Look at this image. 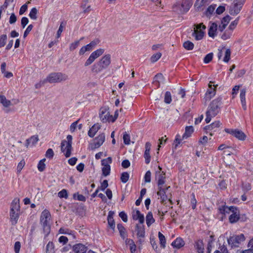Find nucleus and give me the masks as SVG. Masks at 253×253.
Here are the masks:
<instances>
[{
  "label": "nucleus",
  "instance_id": "obj_6",
  "mask_svg": "<svg viewBox=\"0 0 253 253\" xmlns=\"http://www.w3.org/2000/svg\"><path fill=\"white\" fill-rule=\"evenodd\" d=\"M50 214L48 211L44 210L41 215V222L43 227L44 233L47 235L50 232V227L48 221L50 219Z\"/></svg>",
  "mask_w": 253,
  "mask_h": 253
},
{
  "label": "nucleus",
  "instance_id": "obj_39",
  "mask_svg": "<svg viewBox=\"0 0 253 253\" xmlns=\"http://www.w3.org/2000/svg\"><path fill=\"white\" fill-rule=\"evenodd\" d=\"M216 7V5H211L208 7L207 10L205 12V15L207 17H210L213 13Z\"/></svg>",
  "mask_w": 253,
  "mask_h": 253
},
{
  "label": "nucleus",
  "instance_id": "obj_40",
  "mask_svg": "<svg viewBox=\"0 0 253 253\" xmlns=\"http://www.w3.org/2000/svg\"><path fill=\"white\" fill-rule=\"evenodd\" d=\"M88 2V0H83V2L81 6V7L83 9L84 13H88L91 10L90 5L87 6V8H85V4H86Z\"/></svg>",
  "mask_w": 253,
  "mask_h": 253
},
{
  "label": "nucleus",
  "instance_id": "obj_15",
  "mask_svg": "<svg viewBox=\"0 0 253 253\" xmlns=\"http://www.w3.org/2000/svg\"><path fill=\"white\" fill-rule=\"evenodd\" d=\"M222 124L219 121H215L210 125L205 126V129L211 131L210 134L211 136L213 135V132L218 131L219 128Z\"/></svg>",
  "mask_w": 253,
  "mask_h": 253
},
{
  "label": "nucleus",
  "instance_id": "obj_19",
  "mask_svg": "<svg viewBox=\"0 0 253 253\" xmlns=\"http://www.w3.org/2000/svg\"><path fill=\"white\" fill-rule=\"evenodd\" d=\"M151 144L150 142H147L145 144V150L144 157L145 160V163L148 164L150 162L151 156L150 155V151L151 149Z\"/></svg>",
  "mask_w": 253,
  "mask_h": 253
},
{
  "label": "nucleus",
  "instance_id": "obj_47",
  "mask_svg": "<svg viewBox=\"0 0 253 253\" xmlns=\"http://www.w3.org/2000/svg\"><path fill=\"white\" fill-rule=\"evenodd\" d=\"M165 79L163 75L162 74H158L154 77L155 82H158L159 84L160 83H163Z\"/></svg>",
  "mask_w": 253,
  "mask_h": 253
},
{
  "label": "nucleus",
  "instance_id": "obj_52",
  "mask_svg": "<svg viewBox=\"0 0 253 253\" xmlns=\"http://www.w3.org/2000/svg\"><path fill=\"white\" fill-rule=\"evenodd\" d=\"M6 40V35H2L0 36V47H3L5 45Z\"/></svg>",
  "mask_w": 253,
  "mask_h": 253
},
{
  "label": "nucleus",
  "instance_id": "obj_51",
  "mask_svg": "<svg viewBox=\"0 0 253 253\" xmlns=\"http://www.w3.org/2000/svg\"><path fill=\"white\" fill-rule=\"evenodd\" d=\"M110 166L103 167L102 168V174L105 176H108L110 174Z\"/></svg>",
  "mask_w": 253,
  "mask_h": 253
},
{
  "label": "nucleus",
  "instance_id": "obj_37",
  "mask_svg": "<svg viewBox=\"0 0 253 253\" xmlns=\"http://www.w3.org/2000/svg\"><path fill=\"white\" fill-rule=\"evenodd\" d=\"M158 238L160 241V246L162 248H165L166 247V240L165 236L160 232L158 233Z\"/></svg>",
  "mask_w": 253,
  "mask_h": 253
},
{
  "label": "nucleus",
  "instance_id": "obj_62",
  "mask_svg": "<svg viewBox=\"0 0 253 253\" xmlns=\"http://www.w3.org/2000/svg\"><path fill=\"white\" fill-rule=\"evenodd\" d=\"M151 173L150 170L147 171L144 176L145 182L146 183H149L151 182Z\"/></svg>",
  "mask_w": 253,
  "mask_h": 253
},
{
  "label": "nucleus",
  "instance_id": "obj_61",
  "mask_svg": "<svg viewBox=\"0 0 253 253\" xmlns=\"http://www.w3.org/2000/svg\"><path fill=\"white\" fill-rule=\"evenodd\" d=\"M80 41H76L75 42L72 43L70 45L69 49L71 51L75 50L79 45Z\"/></svg>",
  "mask_w": 253,
  "mask_h": 253
},
{
  "label": "nucleus",
  "instance_id": "obj_29",
  "mask_svg": "<svg viewBox=\"0 0 253 253\" xmlns=\"http://www.w3.org/2000/svg\"><path fill=\"white\" fill-rule=\"evenodd\" d=\"M245 96H246V90L245 89H243L241 90L240 97L242 106L244 110H246L247 109Z\"/></svg>",
  "mask_w": 253,
  "mask_h": 253
},
{
  "label": "nucleus",
  "instance_id": "obj_17",
  "mask_svg": "<svg viewBox=\"0 0 253 253\" xmlns=\"http://www.w3.org/2000/svg\"><path fill=\"white\" fill-rule=\"evenodd\" d=\"M97 44L96 41H92L89 44L83 46L79 51L80 55H83L85 52L91 50Z\"/></svg>",
  "mask_w": 253,
  "mask_h": 253
},
{
  "label": "nucleus",
  "instance_id": "obj_59",
  "mask_svg": "<svg viewBox=\"0 0 253 253\" xmlns=\"http://www.w3.org/2000/svg\"><path fill=\"white\" fill-rule=\"evenodd\" d=\"M74 198L75 199H77L79 201H85V198L84 196L83 195H80L79 194L75 193L74 194Z\"/></svg>",
  "mask_w": 253,
  "mask_h": 253
},
{
  "label": "nucleus",
  "instance_id": "obj_20",
  "mask_svg": "<svg viewBox=\"0 0 253 253\" xmlns=\"http://www.w3.org/2000/svg\"><path fill=\"white\" fill-rule=\"evenodd\" d=\"M73 251L75 253H85L87 248L82 244H77L73 246Z\"/></svg>",
  "mask_w": 253,
  "mask_h": 253
},
{
  "label": "nucleus",
  "instance_id": "obj_46",
  "mask_svg": "<svg viewBox=\"0 0 253 253\" xmlns=\"http://www.w3.org/2000/svg\"><path fill=\"white\" fill-rule=\"evenodd\" d=\"M45 161V159H43L41 160L38 165V169L40 171H42L45 169V165L44 164V162Z\"/></svg>",
  "mask_w": 253,
  "mask_h": 253
},
{
  "label": "nucleus",
  "instance_id": "obj_16",
  "mask_svg": "<svg viewBox=\"0 0 253 253\" xmlns=\"http://www.w3.org/2000/svg\"><path fill=\"white\" fill-rule=\"evenodd\" d=\"M99 116L101 120L103 123H106L107 122H111V118H112V116L110 115L109 111L106 109H102L101 110Z\"/></svg>",
  "mask_w": 253,
  "mask_h": 253
},
{
  "label": "nucleus",
  "instance_id": "obj_9",
  "mask_svg": "<svg viewBox=\"0 0 253 253\" xmlns=\"http://www.w3.org/2000/svg\"><path fill=\"white\" fill-rule=\"evenodd\" d=\"M104 52V49L100 48L92 52L84 63V66L87 67L91 64L94 60L101 56Z\"/></svg>",
  "mask_w": 253,
  "mask_h": 253
},
{
  "label": "nucleus",
  "instance_id": "obj_35",
  "mask_svg": "<svg viewBox=\"0 0 253 253\" xmlns=\"http://www.w3.org/2000/svg\"><path fill=\"white\" fill-rule=\"evenodd\" d=\"M0 103L5 107H8L11 105V101L7 100L5 96L2 95H0Z\"/></svg>",
  "mask_w": 253,
  "mask_h": 253
},
{
  "label": "nucleus",
  "instance_id": "obj_60",
  "mask_svg": "<svg viewBox=\"0 0 253 253\" xmlns=\"http://www.w3.org/2000/svg\"><path fill=\"white\" fill-rule=\"evenodd\" d=\"M239 20L238 19H235L234 21H232L229 26V29L231 31L234 30L238 23Z\"/></svg>",
  "mask_w": 253,
  "mask_h": 253
},
{
  "label": "nucleus",
  "instance_id": "obj_14",
  "mask_svg": "<svg viewBox=\"0 0 253 253\" xmlns=\"http://www.w3.org/2000/svg\"><path fill=\"white\" fill-rule=\"evenodd\" d=\"M105 136L104 133L99 134L94 139V142L91 144L92 149H95L101 146L105 141Z\"/></svg>",
  "mask_w": 253,
  "mask_h": 253
},
{
  "label": "nucleus",
  "instance_id": "obj_4",
  "mask_svg": "<svg viewBox=\"0 0 253 253\" xmlns=\"http://www.w3.org/2000/svg\"><path fill=\"white\" fill-rule=\"evenodd\" d=\"M72 139V135H68L67 136V140H62L61 143V150L66 158L71 155Z\"/></svg>",
  "mask_w": 253,
  "mask_h": 253
},
{
  "label": "nucleus",
  "instance_id": "obj_42",
  "mask_svg": "<svg viewBox=\"0 0 253 253\" xmlns=\"http://www.w3.org/2000/svg\"><path fill=\"white\" fill-rule=\"evenodd\" d=\"M38 13V10L36 7L33 8L30 12L29 17L33 20H36L37 18V14Z\"/></svg>",
  "mask_w": 253,
  "mask_h": 253
},
{
  "label": "nucleus",
  "instance_id": "obj_50",
  "mask_svg": "<svg viewBox=\"0 0 253 253\" xmlns=\"http://www.w3.org/2000/svg\"><path fill=\"white\" fill-rule=\"evenodd\" d=\"M248 247H249L250 249L243 251V253H253V239L251 240L249 242Z\"/></svg>",
  "mask_w": 253,
  "mask_h": 253
},
{
  "label": "nucleus",
  "instance_id": "obj_32",
  "mask_svg": "<svg viewBox=\"0 0 253 253\" xmlns=\"http://www.w3.org/2000/svg\"><path fill=\"white\" fill-rule=\"evenodd\" d=\"M184 245V241L181 238H176L171 244V245L176 248H180L183 246Z\"/></svg>",
  "mask_w": 253,
  "mask_h": 253
},
{
  "label": "nucleus",
  "instance_id": "obj_24",
  "mask_svg": "<svg viewBox=\"0 0 253 253\" xmlns=\"http://www.w3.org/2000/svg\"><path fill=\"white\" fill-rule=\"evenodd\" d=\"M114 214V212L113 211H110L109 212L107 217L108 226L113 230H114L115 228V223L113 219Z\"/></svg>",
  "mask_w": 253,
  "mask_h": 253
},
{
  "label": "nucleus",
  "instance_id": "obj_31",
  "mask_svg": "<svg viewBox=\"0 0 253 253\" xmlns=\"http://www.w3.org/2000/svg\"><path fill=\"white\" fill-rule=\"evenodd\" d=\"M194 131L192 126H186L184 133L182 135V139H187L189 137Z\"/></svg>",
  "mask_w": 253,
  "mask_h": 253
},
{
  "label": "nucleus",
  "instance_id": "obj_44",
  "mask_svg": "<svg viewBox=\"0 0 253 253\" xmlns=\"http://www.w3.org/2000/svg\"><path fill=\"white\" fill-rule=\"evenodd\" d=\"M129 175L127 172H124L122 173L121 180L122 182L126 183L129 179Z\"/></svg>",
  "mask_w": 253,
  "mask_h": 253
},
{
  "label": "nucleus",
  "instance_id": "obj_7",
  "mask_svg": "<svg viewBox=\"0 0 253 253\" xmlns=\"http://www.w3.org/2000/svg\"><path fill=\"white\" fill-rule=\"evenodd\" d=\"M245 240V237L243 234H240L239 235H233L230 236L228 239V244L232 247H239V245L241 244Z\"/></svg>",
  "mask_w": 253,
  "mask_h": 253
},
{
  "label": "nucleus",
  "instance_id": "obj_33",
  "mask_svg": "<svg viewBox=\"0 0 253 253\" xmlns=\"http://www.w3.org/2000/svg\"><path fill=\"white\" fill-rule=\"evenodd\" d=\"M155 221V219L153 216L152 213L150 211L149 212L146 217V222L147 225L150 227L153 223Z\"/></svg>",
  "mask_w": 253,
  "mask_h": 253
},
{
  "label": "nucleus",
  "instance_id": "obj_18",
  "mask_svg": "<svg viewBox=\"0 0 253 253\" xmlns=\"http://www.w3.org/2000/svg\"><path fill=\"white\" fill-rule=\"evenodd\" d=\"M169 188L170 186H168L166 188H164L163 187H158L159 190L157 192V195L160 197L162 203H164L167 200L168 198L166 195V191Z\"/></svg>",
  "mask_w": 253,
  "mask_h": 253
},
{
  "label": "nucleus",
  "instance_id": "obj_58",
  "mask_svg": "<svg viewBox=\"0 0 253 253\" xmlns=\"http://www.w3.org/2000/svg\"><path fill=\"white\" fill-rule=\"evenodd\" d=\"M58 196L61 198H64L65 199L68 198L67 191L65 189H63L58 193Z\"/></svg>",
  "mask_w": 253,
  "mask_h": 253
},
{
  "label": "nucleus",
  "instance_id": "obj_57",
  "mask_svg": "<svg viewBox=\"0 0 253 253\" xmlns=\"http://www.w3.org/2000/svg\"><path fill=\"white\" fill-rule=\"evenodd\" d=\"M181 140V139H180V135L177 134L173 143L174 149H176L177 148L178 145L180 143Z\"/></svg>",
  "mask_w": 253,
  "mask_h": 253
},
{
  "label": "nucleus",
  "instance_id": "obj_2",
  "mask_svg": "<svg viewBox=\"0 0 253 253\" xmlns=\"http://www.w3.org/2000/svg\"><path fill=\"white\" fill-rule=\"evenodd\" d=\"M221 105V98H218L213 100L210 104L206 112V118L205 121L209 123L212 118L215 117L219 111V106Z\"/></svg>",
  "mask_w": 253,
  "mask_h": 253
},
{
  "label": "nucleus",
  "instance_id": "obj_49",
  "mask_svg": "<svg viewBox=\"0 0 253 253\" xmlns=\"http://www.w3.org/2000/svg\"><path fill=\"white\" fill-rule=\"evenodd\" d=\"M231 51L230 49H226L225 52V55L223 58V61L228 62L230 59Z\"/></svg>",
  "mask_w": 253,
  "mask_h": 253
},
{
  "label": "nucleus",
  "instance_id": "obj_55",
  "mask_svg": "<svg viewBox=\"0 0 253 253\" xmlns=\"http://www.w3.org/2000/svg\"><path fill=\"white\" fill-rule=\"evenodd\" d=\"M65 26V23H64L63 22H62L60 25V26L59 27V29L57 32V38H58L60 37V35L63 32V29Z\"/></svg>",
  "mask_w": 253,
  "mask_h": 253
},
{
  "label": "nucleus",
  "instance_id": "obj_53",
  "mask_svg": "<svg viewBox=\"0 0 253 253\" xmlns=\"http://www.w3.org/2000/svg\"><path fill=\"white\" fill-rule=\"evenodd\" d=\"M123 140L125 144L128 145L130 144V136L126 132L124 133Z\"/></svg>",
  "mask_w": 253,
  "mask_h": 253
},
{
  "label": "nucleus",
  "instance_id": "obj_48",
  "mask_svg": "<svg viewBox=\"0 0 253 253\" xmlns=\"http://www.w3.org/2000/svg\"><path fill=\"white\" fill-rule=\"evenodd\" d=\"M164 101L167 104H169L171 101V93L169 91L165 93Z\"/></svg>",
  "mask_w": 253,
  "mask_h": 253
},
{
  "label": "nucleus",
  "instance_id": "obj_27",
  "mask_svg": "<svg viewBox=\"0 0 253 253\" xmlns=\"http://www.w3.org/2000/svg\"><path fill=\"white\" fill-rule=\"evenodd\" d=\"M126 245L129 246V249L130 250L131 253H137L136 246L132 240L127 239L126 240Z\"/></svg>",
  "mask_w": 253,
  "mask_h": 253
},
{
  "label": "nucleus",
  "instance_id": "obj_36",
  "mask_svg": "<svg viewBox=\"0 0 253 253\" xmlns=\"http://www.w3.org/2000/svg\"><path fill=\"white\" fill-rule=\"evenodd\" d=\"M206 0H197L195 3V6L197 10H201L203 9L202 7L206 5Z\"/></svg>",
  "mask_w": 253,
  "mask_h": 253
},
{
  "label": "nucleus",
  "instance_id": "obj_1",
  "mask_svg": "<svg viewBox=\"0 0 253 253\" xmlns=\"http://www.w3.org/2000/svg\"><path fill=\"white\" fill-rule=\"evenodd\" d=\"M111 55L109 54L104 55L98 62L94 64L91 67V71L97 74L107 68L111 64Z\"/></svg>",
  "mask_w": 253,
  "mask_h": 253
},
{
  "label": "nucleus",
  "instance_id": "obj_8",
  "mask_svg": "<svg viewBox=\"0 0 253 253\" xmlns=\"http://www.w3.org/2000/svg\"><path fill=\"white\" fill-rule=\"evenodd\" d=\"M195 28L194 32L192 35L195 38L197 41L201 40L203 39L204 36V30L206 29V27L203 23L194 25Z\"/></svg>",
  "mask_w": 253,
  "mask_h": 253
},
{
  "label": "nucleus",
  "instance_id": "obj_38",
  "mask_svg": "<svg viewBox=\"0 0 253 253\" xmlns=\"http://www.w3.org/2000/svg\"><path fill=\"white\" fill-rule=\"evenodd\" d=\"M118 229L120 232V236L125 239L126 237V229L122 224H118L117 225Z\"/></svg>",
  "mask_w": 253,
  "mask_h": 253
},
{
  "label": "nucleus",
  "instance_id": "obj_11",
  "mask_svg": "<svg viewBox=\"0 0 253 253\" xmlns=\"http://www.w3.org/2000/svg\"><path fill=\"white\" fill-rule=\"evenodd\" d=\"M225 131L241 141L245 140L247 137L244 132L238 129H226Z\"/></svg>",
  "mask_w": 253,
  "mask_h": 253
},
{
  "label": "nucleus",
  "instance_id": "obj_56",
  "mask_svg": "<svg viewBox=\"0 0 253 253\" xmlns=\"http://www.w3.org/2000/svg\"><path fill=\"white\" fill-rule=\"evenodd\" d=\"M112 163V159L111 157H108L102 160V165L103 167L110 166V164Z\"/></svg>",
  "mask_w": 253,
  "mask_h": 253
},
{
  "label": "nucleus",
  "instance_id": "obj_25",
  "mask_svg": "<svg viewBox=\"0 0 253 253\" xmlns=\"http://www.w3.org/2000/svg\"><path fill=\"white\" fill-rule=\"evenodd\" d=\"M230 20L231 18L229 15L224 17L221 20V24L219 26V30L222 31L225 28Z\"/></svg>",
  "mask_w": 253,
  "mask_h": 253
},
{
  "label": "nucleus",
  "instance_id": "obj_10",
  "mask_svg": "<svg viewBox=\"0 0 253 253\" xmlns=\"http://www.w3.org/2000/svg\"><path fill=\"white\" fill-rule=\"evenodd\" d=\"M245 2V0H234V3L230 7V13L236 15L239 13Z\"/></svg>",
  "mask_w": 253,
  "mask_h": 253
},
{
  "label": "nucleus",
  "instance_id": "obj_26",
  "mask_svg": "<svg viewBox=\"0 0 253 253\" xmlns=\"http://www.w3.org/2000/svg\"><path fill=\"white\" fill-rule=\"evenodd\" d=\"M100 128V125L98 124H94L89 130L88 135L90 137H93L96 133Z\"/></svg>",
  "mask_w": 253,
  "mask_h": 253
},
{
  "label": "nucleus",
  "instance_id": "obj_63",
  "mask_svg": "<svg viewBox=\"0 0 253 253\" xmlns=\"http://www.w3.org/2000/svg\"><path fill=\"white\" fill-rule=\"evenodd\" d=\"M38 140L39 139L37 136H33L29 140H27V143L29 144L30 142H32L33 144H35L38 141Z\"/></svg>",
  "mask_w": 253,
  "mask_h": 253
},
{
  "label": "nucleus",
  "instance_id": "obj_45",
  "mask_svg": "<svg viewBox=\"0 0 253 253\" xmlns=\"http://www.w3.org/2000/svg\"><path fill=\"white\" fill-rule=\"evenodd\" d=\"M162 56V53L161 52H157V53L153 54L151 58V61L153 63L157 61Z\"/></svg>",
  "mask_w": 253,
  "mask_h": 253
},
{
  "label": "nucleus",
  "instance_id": "obj_12",
  "mask_svg": "<svg viewBox=\"0 0 253 253\" xmlns=\"http://www.w3.org/2000/svg\"><path fill=\"white\" fill-rule=\"evenodd\" d=\"M159 170H157L156 172V179L157 180L158 186L159 187H163V185L165 183V173L164 171H162V168L159 166Z\"/></svg>",
  "mask_w": 253,
  "mask_h": 253
},
{
  "label": "nucleus",
  "instance_id": "obj_41",
  "mask_svg": "<svg viewBox=\"0 0 253 253\" xmlns=\"http://www.w3.org/2000/svg\"><path fill=\"white\" fill-rule=\"evenodd\" d=\"M183 45L184 48L188 50H192L194 46L193 43L189 41L185 42L183 43Z\"/></svg>",
  "mask_w": 253,
  "mask_h": 253
},
{
  "label": "nucleus",
  "instance_id": "obj_21",
  "mask_svg": "<svg viewBox=\"0 0 253 253\" xmlns=\"http://www.w3.org/2000/svg\"><path fill=\"white\" fill-rule=\"evenodd\" d=\"M234 210H236V208L233 206H222L219 208L220 213L224 215L232 213Z\"/></svg>",
  "mask_w": 253,
  "mask_h": 253
},
{
  "label": "nucleus",
  "instance_id": "obj_54",
  "mask_svg": "<svg viewBox=\"0 0 253 253\" xmlns=\"http://www.w3.org/2000/svg\"><path fill=\"white\" fill-rule=\"evenodd\" d=\"M213 58V53H210L206 55L204 59V62L205 63H209L211 61Z\"/></svg>",
  "mask_w": 253,
  "mask_h": 253
},
{
  "label": "nucleus",
  "instance_id": "obj_5",
  "mask_svg": "<svg viewBox=\"0 0 253 253\" xmlns=\"http://www.w3.org/2000/svg\"><path fill=\"white\" fill-rule=\"evenodd\" d=\"M68 79V76L61 73H52L50 74L45 79L46 82L49 83H59L65 81Z\"/></svg>",
  "mask_w": 253,
  "mask_h": 253
},
{
  "label": "nucleus",
  "instance_id": "obj_28",
  "mask_svg": "<svg viewBox=\"0 0 253 253\" xmlns=\"http://www.w3.org/2000/svg\"><path fill=\"white\" fill-rule=\"evenodd\" d=\"M133 218L134 220H138L140 224H143L144 222V215L140 213L139 210H136L135 213H133Z\"/></svg>",
  "mask_w": 253,
  "mask_h": 253
},
{
  "label": "nucleus",
  "instance_id": "obj_30",
  "mask_svg": "<svg viewBox=\"0 0 253 253\" xmlns=\"http://www.w3.org/2000/svg\"><path fill=\"white\" fill-rule=\"evenodd\" d=\"M195 247L198 253H203L204 251V244L202 240H199L196 243Z\"/></svg>",
  "mask_w": 253,
  "mask_h": 253
},
{
  "label": "nucleus",
  "instance_id": "obj_34",
  "mask_svg": "<svg viewBox=\"0 0 253 253\" xmlns=\"http://www.w3.org/2000/svg\"><path fill=\"white\" fill-rule=\"evenodd\" d=\"M217 30V25L215 23H212L211 25L209 30L208 34L211 37L214 38L215 36V33Z\"/></svg>",
  "mask_w": 253,
  "mask_h": 253
},
{
  "label": "nucleus",
  "instance_id": "obj_22",
  "mask_svg": "<svg viewBox=\"0 0 253 253\" xmlns=\"http://www.w3.org/2000/svg\"><path fill=\"white\" fill-rule=\"evenodd\" d=\"M239 211L236 208V210L233 211L231 214L229 216V220L230 223H235L239 219Z\"/></svg>",
  "mask_w": 253,
  "mask_h": 253
},
{
  "label": "nucleus",
  "instance_id": "obj_23",
  "mask_svg": "<svg viewBox=\"0 0 253 253\" xmlns=\"http://www.w3.org/2000/svg\"><path fill=\"white\" fill-rule=\"evenodd\" d=\"M135 232L138 238H144L145 236V229L143 225L136 224Z\"/></svg>",
  "mask_w": 253,
  "mask_h": 253
},
{
  "label": "nucleus",
  "instance_id": "obj_64",
  "mask_svg": "<svg viewBox=\"0 0 253 253\" xmlns=\"http://www.w3.org/2000/svg\"><path fill=\"white\" fill-rule=\"evenodd\" d=\"M54 156V152L51 148L48 149L46 152L45 156L48 158H52Z\"/></svg>",
  "mask_w": 253,
  "mask_h": 253
},
{
  "label": "nucleus",
  "instance_id": "obj_43",
  "mask_svg": "<svg viewBox=\"0 0 253 253\" xmlns=\"http://www.w3.org/2000/svg\"><path fill=\"white\" fill-rule=\"evenodd\" d=\"M232 35V31L230 30H226L224 32V33L222 35L221 38L223 40H226L229 39Z\"/></svg>",
  "mask_w": 253,
  "mask_h": 253
},
{
  "label": "nucleus",
  "instance_id": "obj_13",
  "mask_svg": "<svg viewBox=\"0 0 253 253\" xmlns=\"http://www.w3.org/2000/svg\"><path fill=\"white\" fill-rule=\"evenodd\" d=\"M213 83L211 81L208 85L209 88L208 89L206 94H205V99L206 101L210 100L211 99L212 97H213L216 92V88L217 85H212V84Z\"/></svg>",
  "mask_w": 253,
  "mask_h": 253
},
{
  "label": "nucleus",
  "instance_id": "obj_3",
  "mask_svg": "<svg viewBox=\"0 0 253 253\" xmlns=\"http://www.w3.org/2000/svg\"><path fill=\"white\" fill-rule=\"evenodd\" d=\"M20 209L19 200L14 199L11 204L10 211V219L12 225L16 224L19 217L18 212Z\"/></svg>",
  "mask_w": 253,
  "mask_h": 253
}]
</instances>
